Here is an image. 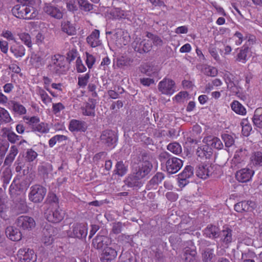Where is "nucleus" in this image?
I'll return each mask as SVG.
<instances>
[{
    "mask_svg": "<svg viewBox=\"0 0 262 262\" xmlns=\"http://www.w3.org/2000/svg\"><path fill=\"white\" fill-rule=\"evenodd\" d=\"M12 13L17 18L26 19H34L38 14L37 9L28 0L15 5L12 9Z\"/></svg>",
    "mask_w": 262,
    "mask_h": 262,
    "instance_id": "1",
    "label": "nucleus"
},
{
    "mask_svg": "<svg viewBox=\"0 0 262 262\" xmlns=\"http://www.w3.org/2000/svg\"><path fill=\"white\" fill-rule=\"evenodd\" d=\"M64 211L60 209L56 204L55 208H48L45 213V217L49 222L58 223L64 218Z\"/></svg>",
    "mask_w": 262,
    "mask_h": 262,
    "instance_id": "2",
    "label": "nucleus"
},
{
    "mask_svg": "<svg viewBox=\"0 0 262 262\" xmlns=\"http://www.w3.org/2000/svg\"><path fill=\"white\" fill-rule=\"evenodd\" d=\"M46 194L45 188L39 185H34L30 188L29 199L34 203H39L43 200Z\"/></svg>",
    "mask_w": 262,
    "mask_h": 262,
    "instance_id": "3",
    "label": "nucleus"
},
{
    "mask_svg": "<svg viewBox=\"0 0 262 262\" xmlns=\"http://www.w3.org/2000/svg\"><path fill=\"white\" fill-rule=\"evenodd\" d=\"M152 165L150 161V158L146 155L144 156L142 161L140 162L139 168L136 172V177L138 179H142L147 176L150 171Z\"/></svg>",
    "mask_w": 262,
    "mask_h": 262,
    "instance_id": "4",
    "label": "nucleus"
},
{
    "mask_svg": "<svg viewBox=\"0 0 262 262\" xmlns=\"http://www.w3.org/2000/svg\"><path fill=\"white\" fill-rule=\"evenodd\" d=\"M88 234V225L84 223L75 224L72 226V231L68 232L70 237L82 238H85Z\"/></svg>",
    "mask_w": 262,
    "mask_h": 262,
    "instance_id": "5",
    "label": "nucleus"
},
{
    "mask_svg": "<svg viewBox=\"0 0 262 262\" xmlns=\"http://www.w3.org/2000/svg\"><path fill=\"white\" fill-rule=\"evenodd\" d=\"M16 224L20 229L28 231L32 230L36 225L34 219L27 215L19 216L16 221Z\"/></svg>",
    "mask_w": 262,
    "mask_h": 262,
    "instance_id": "6",
    "label": "nucleus"
},
{
    "mask_svg": "<svg viewBox=\"0 0 262 262\" xmlns=\"http://www.w3.org/2000/svg\"><path fill=\"white\" fill-rule=\"evenodd\" d=\"M158 89L162 94L171 95L175 92V83L169 78H164L158 84Z\"/></svg>",
    "mask_w": 262,
    "mask_h": 262,
    "instance_id": "7",
    "label": "nucleus"
},
{
    "mask_svg": "<svg viewBox=\"0 0 262 262\" xmlns=\"http://www.w3.org/2000/svg\"><path fill=\"white\" fill-rule=\"evenodd\" d=\"M255 171L251 168L245 167L236 171L235 178L241 183H246L251 181Z\"/></svg>",
    "mask_w": 262,
    "mask_h": 262,
    "instance_id": "8",
    "label": "nucleus"
},
{
    "mask_svg": "<svg viewBox=\"0 0 262 262\" xmlns=\"http://www.w3.org/2000/svg\"><path fill=\"white\" fill-rule=\"evenodd\" d=\"M100 139L102 143L111 148L115 146L117 141V136L115 132L109 129L104 130L102 133Z\"/></svg>",
    "mask_w": 262,
    "mask_h": 262,
    "instance_id": "9",
    "label": "nucleus"
},
{
    "mask_svg": "<svg viewBox=\"0 0 262 262\" xmlns=\"http://www.w3.org/2000/svg\"><path fill=\"white\" fill-rule=\"evenodd\" d=\"M17 256L20 262H35L36 260L34 251L29 248L20 249L17 252Z\"/></svg>",
    "mask_w": 262,
    "mask_h": 262,
    "instance_id": "10",
    "label": "nucleus"
},
{
    "mask_svg": "<svg viewBox=\"0 0 262 262\" xmlns=\"http://www.w3.org/2000/svg\"><path fill=\"white\" fill-rule=\"evenodd\" d=\"M182 166V161L174 157L169 158L166 162V169L169 173H177Z\"/></svg>",
    "mask_w": 262,
    "mask_h": 262,
    "instance_id": "11",
    "label": "nucleus"
},
{
    "mask_svg": "<svg viewBox=\"0 0 262 262\" xmlns=\"http://www.w3.org/2000/svg\"><path fill=\"white\" fill-rule=\"evenodd\" d=\"M62 57L59 55L52 56L49 61L48 67L52 72L60 73L63 67Z\"/></svg>",
    "mask_w": 262,
    "mask_h": 262,
    "instance_id": "12",
    "label": "nucleus"
},
{
    "mask_svg": "<svg viewBox=\"0 0 262 262\" xmlns=\"http://www.w3.org/2000/svg\"><path fill=\"white\" fill-rule=\"evenodd\" d=\"M28 187L27 184L25 182H21L17 184L13 182L9 187V192L12 196L17 195L24 196Z\"/></svg>",
    "mask_w": 262,
    "mask_h": 262,
    "instance_id": "13",
    "label": "nucleus"
},
{
    "mask_svg": "<svg viewBox=\"0 0 262 262\" xmlns=\"http://www.w3.org/2000/svg\"><path fill=\"white\" fill-rule=\"evenodd\" d=\"M219 235L220 236L223 246L225 248L228 247L229 244L233 240L232 230L227 226H224Z\"/></svg>",
    "mask_w": 262,
    "mask_h": 262,
    "instance_id": "14",
    "label": "nucleus"
},
{
    "mask_svg": "<svg viewBox=\"0 0 262 262\" xmlns=\"http://www.w3.org/2000/svg\"><path fill=\"white\" fill-rule=\"evenodd\" d=\"M256 207L255 202L251 201H244L236 203L234 205L236 211L242 212L243 211H251Z\"/></svg>",
    "mask_w": 262,
    "mask_h": 262,
    "instance_id": "15",
    "label": "nucleus"
},
{
    "mask_svg": "<svg viewBox=\"0 0 262 262\" xmlns=\"http://www.w3.org/2000/svg\"><path fill=\"white\" fill-rule=\"evenodd\" d=\"M115 43L119 47L126 45L129 41V36L127 33H124L122 30L118 29L114 35Z\"/></svg>",
    "mask_w": 262,
    "mask_h": 262,
    "instance_id": "16",
    "label": "nucleus"
},
{
    "mask_svg": "<svg viewBox=\"0 0 262 262\" xmlns=\"http://www.w3.org/2000/svg\"><path fill=\"white\" fill-rule=\"evenodd\" d=\"M117 256V252L114 249L106 247L101 254L100 259L102 262H110Z\"/></svg>",
    "mask_w": 262,
    "mask_h": 262,
    "instance_id": "17",
    "label": "nucleus"
},
{
    "mask_svg": "<svg viewBox=\"0 0 262 262\" xmlns=\"http://www.w3.org/2000/svg\"><path fill=\"white\" fill-rule=\"evenodd\" d=\"M5 233L7 237L12 241H18L21 239V233L18 229L9 226L6 229Z\"/></svg>",
    "mask_w": 262,
    "mask_h": 262,
    "instance_id": "18",
    "label": "nucleus"
},
{
    "mask_svg": "<svg viewBox=\"0 0 262 262\" xmlns=\"http://www.w3.org/2000/svg\"><path fill=\"white\" fill-rule=\"evenodd\" d=\"M203 142L207 144L208 146H210L211 149L213 148L216 149H221L223 147V143L217 137L208 136L204 138Z\"/></svg>",
    "mask_w": 262,
    "mask_h": 262,
    "instance_id": "19",
    "label": "nucleus"
},
{
    "mask_svg": "<svg viewBox=\"0 0 262 262\" xmlns=\"http://www.w3.org/2000/svg\"><path fill=\"white\" fill-rule=\"evenodd\" d=\"M100 32L98 30L95 29L87 37L86 41L92 48H95L101 44L99 39Z\"/></svg>",
    "mask_w": 262,
    "mask_h": 262,
    "instance_id": "20",
    "label": "nucleus"
},
{
    "mask_svg": "<svg viewBox=\"0 0 262 262\" xmlns=\"http://www.w3.org/2000/svg\"><path fill=\"white\" fill-rule=\"evenodd\" d=\"M87 126L84 121L73 119L71 120L69 125V129L72 132H84Z\"/></svg>",
    "mask_w": 262,
    "mask_h": 262,
    "instance_id": "21",
    "label": "nucleus"
},
{
    "mask_svg": "<svg viewBox=\"0 0 262 262\" xmlns=\"http://www.w3.org/2000/svg\"><path fill=\"white\" fill-rule=\"evenodd\" d=\"M43 10L46 13L54 18L60 19L62 17V12L58 8L53 6L51 4H46Z\"/></svg>",
    "mask_w": 262,
    "mask_h": 262,
    "instance_id": "22",
    "label": "nucleus"
},
{
    "mask_svg": "<svg viewBox=\"0 0 262 262\" xmlns=\"http://www.w3.org/2000/svg\"><path fill=\"white\" fill-rule=\"evenodd\" d=\"M184 256L187 262H198L196 251L194 246L185 248Z\"/></svg>",
    "mask_w": 262,
    "mask_h": 262,
    "instance_id": "23",
    "label": "nucleus"
},
{
    "mask_svg": "<svg viewBox=\"0 0 262 262\" xmlns=\"http://www.w3.org/2000/svg\"><path fill=\"white\" fill-rule=\"evenodd\" d=\"M212 167L209 165H200L196 170V175L201 179H206L211 173Z\"/></svg>",
    "mask_w": 262,
    "mask_h": 262,
    "instance_id": "24",
    "label": "nucleus"
},
{
    "mask_svg": "<svg viewBox=\"0 0 262 262\" xmlns=\"http://www.w3.org/2000/svg\"><path fill=\"white\" fill-rule=\"evenodd\" d=\"M110 243V239L106 236L102 235H97L93 240V245L94 248L97 249L103 248L104 245L107 246Z\"/></svg>",
    "mask_w": 262,
    "mask_h": 262,
    "instance_id": "25",
    "label": "nucleus"
},
{
    "mask_svg": "<svg viewBox=\"0 0 262 262\" xmlns=\"http://www.w3.org/2000/svg\"><path fill=\"white\" fill-rule=\"evenodd\" d=\"M247 154V151L245 149L241 148L237 150L232 160V163L237 166L241 164L245 161Z\"/></svg>",
    "mask_w": 262,
    "mask_h": 262,
    "instance_id": "26",
    "label": "nucleus"
},
{
    "mask_svg": "<svg viewBox=\"0 0 262 262\" xmlns=\"http://www.w3.org/2000/svg\"><path fill=\"white\" fill-rule=\"evenodd\" d=\"M212 154L211 148L206 144L199 146L196 150V155L201 158L209 159Z\"/></svg>",
    "mask_w": 262,
    "mask_h": 262,
    "instance_id": "27",
    "label": "nucleus"
},
{
    "mask_svg": "<svg viewBox=\"0 0 262 262\" xmlns=\"http://www.w3.org/2000/svg\"><path fill=\"white\" fill-rule=\"evenodd\" d=\"M10 51L16 58L22 57L26 53L25 47L17 43L11 46Z\"/></svg>",
    "mask_w": 262,
    "mask_h": 262,
    "instance_id": "28",
    "label": "nucleus"
},
{
    "mask_svg": "<svg viewBox=\"0 0 262 262\" xmlns=\"http://www.w3.org/2000/svg\"><path fill=\"white\" fill-rule=\"evenodd\" d=\"M46 55L42 56L38 54H34L31 56L30 62L31 64L36 68H39L45 65Z\"/></svg>",
    "mask_w": 262,
    "mask_h": 262,
    "instance_id": "29",
    "label": "nucleus"
},
{
    "mask_svg": "<svg viewBox=\"0 0 262 262\" xmlns=\"http://www.w3.org/2000/svg\"><path fill=\"white\" fill-rule=\"evenodd\" d=\"M232 110L236 114L245 116L247 114V111L245 106L237 100L233 101L231 104Z\"/></svg>",
    "mask_w": 262,
    "mask_h": 262,
    "instance_id": "30",
    "label": "nucleus"
},
{
    "mask_svg": "<svg viewBox=\"0 0 262 262\" xmlns=\"http://www.w3.org/2000/svg\"><path fill=\"white\" fill-rule=\"evenodd\" d=\"M12 111L17 115H23L27 113L26 107L19 102L15 101H11Z\"/></svg>",
    "mask_w": 262,
    "mask_h": 262,
    "instance_id": "31",
    "label": "nucleus"
},
{
    "mask_svg": "<svg viewBox=\"0 0 262 262\" xmlns=\"http://www.w3.org/2000/svg\"><path fill=\"white\" fill-rule=\"evenodd\" d=\"M250 160L251 164L253 166H262V152H253L250 156Z\"/></svg>",
    "mask_w": 262,
    "mask_h": 262,
    "instance_id": "32",
    "label": "nucleus"
},
{
    "mask_svg": "<svg viewBox=\"0 0 262 262\" xmlns=\"http://www.w3.org/2000/svg\"><path fill=\"white\" fill-rule=\"evenodd\" d=\"M32 131L40 134H47L50 131V127L48 123L39 122L36 126L33 127Z\"/></svg>",
    "mask_w": 262,
    "mask_h": 262,
    "instance_id": "33",
    "label": "nucleus"
},
{
    "mask_svg": "<svg viewBox=\"0 0 262 262\" xmlns=\"http://www.w3.org/2000/svg\"><path fill=\"white\" fill-rule=\"evenodd\" d=\"M254 124L259 128H262V108L259 107L255 110L253 118Z\"/></svg>",
    "mask_w": 262,
    "mask_h": 262,
    "instance_id": "34",
    "label": "nucleus"
},
{
    "mask_svg": "<svg viewBox=\"0 0 262 262\" xmlns=\"http://www.w3.org/2000/svg\"><path fill=\"white\" fill-rule=\"evenodd\" d=\"M61 30L63 32L70 35H74L76 33L75 27L68 21H65L62 23Z\"/></svg>",
    "mask_w": 262,
    "mask_h": 262,
    "instance_id": "35",
    "label": "nucleus"
},
{
    "mask_svg": "<svg viewBox=\"0 0 262 262\" xmlns=\"http://www.w3.org/2000/svg\"><path fill=\"white\" fill-rule=\"evenodd\" d=\"M205 234L210 238H216L219 236V229L215 226H208L205 230Z\"/></svg>",
    "mask_w": 262,
    "mask_h": 262,
    "instance_id": "36",
    "label": "nucleus"
},
{
    "mask_svg": "<svg viewBox=\"0 0 262 262\" xmlns=\"http://www.w3.org/2000/svg\"><path fill=\"white\" fill-rule=\"evenodd\" d=\"M141 179H138L135 175L128 177L126 180V184L130 187H140L142 185L141 182L140 181Z\"/></svg>",
    "mask_w": 262,
    "mask_h": 262,
    "instance_id": "37",
    "label": "nucleus"
},
{
    "mask_svg": "<svg viewBox=\"0 0 262 262\" xmlns=\"http://www.w3.org/2000/svg\"><path fill=\"white\" fill-rule=\"evenodd\" d=\"M23 119L25 121L26 124L31 127L32 130L33 127L36 126L40 122L39 118L35 116L32 117L25 116L23 117Z\"/></svg>",
    "mask_w": 262,
    "mask_h": 262,
    "instance_id": "38",
    "label": "nucleus"
},
{
    "mask_svg": "<svg viewBox=\"0 0 262 262\" xmlns=\"http://www.w3.org/2000/svg\"><path fill=\"white\" fill-rule=\"evenodd\" d=\"M95 106L93 103H86L85 106L81 108L82 114L85 116H94Z\"/></svg>",
    "mask_w": 262,
    "mask_h": 262,
    "instance_id": "39",
    "label": "nucleus"
},
{
    "mask_svg": "<svg viewBox=\"0 0 262 262\" xmlns=\"http://www.w3.org/2000/svg\"><path fill=\"white\" fill-rule=\"evenodd\" d=\"M248 47L241 49L237 55L236 60L243 63H245L248 60Z\"/></svg>",
    "mask_w": 262,
    "mask_h": 262,
    "instance_id": "40",
    "label": "nucleus"
},
{
    "mask_svg": "<svg viewBox=\"0 0 262 262\" xmlns=\"http://www.w3.org/2000/svg\"><path fill=\"white\" fill-rule=\"evenodd\" d=\"M242 127V134L244 136L247 137L249 135L252 130V127L248 120L246 119H243L241 122Z\"/></svg>",
    "mask_w": 262,
    "mask_h": 262,
    "instance_id": "41",
    "label": "nucleus"
},
{
    "mask_svg": "<svg viewBox=\"0 0 262 262\" xmlns=\"http://www.w3.org/2000/svg\"><path fill=\"white\" fill-rule=\"evenodd\" d=\"M0 120L5 123H9L12 121L8 111L2 107H0Z\"/></svg>",
    "mask_w": 262,
    "mask_h": 262,
    "instance_id": "42",
    "label": "nucleus"
},
{
    "mask_svg": "<svg viewBox=\"0 0 262 262\" xmlns=\"http://www.w3.org/2000/svg\"><path fill=\"white\" fill-rule=\"evenodd\" d=\"M12 174L11 170L9 168H6L1 173H0V179L3 181L5 184H8L11 178Z\"/></svg>",
    "mask_w": 262,
    "mask_h": 262,
    "instance_id": "43",
    "label": "nucleus"
},
{
    "mask_svg": "<svg viewBox=\"0 0 262 262\" xmlns=\"http://www.w3.org/2000/svg\"><path fill=\"white\" fill-rule=\"evenodd\" d=\"M90 78L89 73L80 75L78 77V85L80 88H84L88 84Z\"/></svg>",
    "mask_w": 262,
    "mask_h": 262,
    "instance_id": "44",
    "label": "nucleus"
},
{
    "mask_svg": "<svg viewBox=\"0 0 262 262\" xmlns=\"http://www.w3.org/2000/svg\"><path fill=\"white\" fill-rule=\"evenodd\" d=\"M202 255L203 258L205 262H213L212 258L214 256L213 249L206 248Z\"/></svg>",
    "mask_w": 262,
    "mask_h": 262,
    "instance_id": "45",
    "label": "nucleus"
},
{
    "mask_svg": "<svg viewBox=\"0 0 262 262\" xmlns=\"http://www.w3.org/2000/svg\"><path fill=\"white\" fill-rule=\"evenodd\" d=\"M167 149L176 155H178L182 151L181 146L180 144L177 142H173L169 144L167 146Z\"/></svg>",
    "mask_w": 262,
    "mask_h": 262,
    "instance_id": "46",
    "label": "nucleus"
},
{
    "mask_svg": "<svg viewBox=\"0 0 262 262\" xmlns=\"http://www.w3.org/2000/svg\"><path fill=\"white\" fill-rule=\"evenodd\" d=\"M143 48L142 49L140 48V49L138 48V50L140 53L147 52L150 50L152 47V41L150 39L144 38L143 39Z\"/></svg>",
    "mask_w": 262,
    "mask_h": 262,
    "instance_id": "47",
    "label": "nucleus"
},
{
    "mask_svg": "<svg viewBox=\"0 0 262 262\" xmlns=\"http://www.w3.org/2000/svg\"><path fill=\"white\" fill-rule=\"evenodd\" d=\"M65 108L64 105L61 102L53 103L52 105V111L56 116H59L61 113Z\"/></svg>",
    "mask_w": 262,
    "mask_h": 262,
    "instance_id": "48",
    "label": "nucleus"
},
{
    "mask_svg": "<svg viewBox=\"0 0 262 262\" xmlns=\"http://www.w3.org/2000/svg\"><path fill=\"white\" fill-rule=\"evenodd\" d=\"M77 2L80 9L83 11H90L93 9V5L87 0H77Z\"/></svg>",
    "mask_w": 262,
    "mask_h": 262,
    "instance_id": "49",
    "label": "nucleus"
},
{
    "mask_svg": "<svg viewBox=\"0 0 262 262\" xmlns=\"http://www.w3.org/2000/svg\"><path fill=\"white\" fill-rule=\"evenodd\" d=\"M193 174V168L191 166H187L183 171L179 175L181 178L188 179Z\"/></svg>",
    "mask_w": 262,
    "mask_h": 262,
    "instance_id": "50",
    "label": "nucleus"
},
{
    "mask_svg": "<svg viewBox=\"0 0 262 262\" xmlns=\"http://www.w3.org/2000/svg\"><path fill=\"white\" fill-rule=\"evenodd\" d=\"M20 39L28 48H31L32 46L31 38L28 33H23L19 35Z\"/></svg>",
    "mask_w": 262,
    "mask_h": 262,
    "instance_id": "51",
    "label": "nucleus"
},
{
    "mask_svg": "<svg viewBox=\"0 0 262 262\" xmlns=\"http://www.w3.org/2000/svg\"><path fill=\"white\" fill-rule=\"evenodd\" d=\"M85 63L86 66L89 69H91L93 68L96 62V58L93 55L88 52L85 53Z\"/></svg>",
    "mask_w": 262,
    "mask_h": 262,
    "instance_id": "52",
    "label": "nucleus"
},
{
    "mask_svg": "<svg viewBox=\"0 0 262 262\" xmlns=\"http://www.w3.org/2000/svg\"><path fill=\"white\" fill-rule=\"evenodd\" d=\"M38 94L40 96L41 100L45 104H48L52 102V99L48 94L43 90L40 89L38 91Z\"/></svg>",
    "mask_w": 262,
    "mask_h": 262,
    "instance_id": "53",
    "label": "nucleus"
},
{
    "mask_svg": "<svg viewBox=\"0 0 262 262\" xmlns=\"http://www.w3.org/2000/svg\"><path fill=\"white\" fill-rule=\"evenodd\" d=\"M9 146V143L5 140L0 139V156L5 155Z\"/></svg>",
    "mask_w": 262,
    "mask_h": 262,
    "instance_id": "54",
    "label": "nucleus"
},
{
    "mask_svg": "<svg viewBox=\"0 0 262 262\" xmlns=\"http://www.w3.org/2000/svg\"><path fill=\"white\" fill-rule=\"evenodd\" d=\"M204 72L207 76L214 77L217 75L218 71L215 67L207 66L205 68Z\"/></svg>",
    "mask_w": 262,
    "mask_h": 262,
    "instance_id": "55",
    "label": "nucleus"
},
{
    "mask_svg": "<svg viewBox=\"0 0 262 262\" xmlns=\"http://www.w3.org/2000/svg\"><path fill=\"white\" fill-rule=\"evenodd\" d=\"M78 6L77 0H68L67 2V7L70 11H77Z\"/></svg>",
    "mask_w": 262,
    "mask_h": 262,
    "instance_id": "56",
    "label": "nucleus"
},
{
    "mask_svg": "<svg viewBox=\"0 0 262 262\" xmlns=\"http://www.w3.org/2000/svg\"><path fill=\"white\" fill-rule=\"evenodd\" d=\"M222 138L226 147H230L234 144V139L231 135L225 134L222 135Z\"/></svg>",
    "mask_w": 262,
    "mask_h": 262,
    "instance_id": "57",
    "label": "nucleus"
},
{
    "mask_svg": "<svg viewBox=\"0 0 262 262\" xmlns=\"http://www.w3.org/2000/svg\"><path fill=\"white\" fill-rule=\"evenodd\" d=\"M116 173L120 176H122L125 174L127 171L126 168L124 166V164L122 162H118L116 165Z\"/></svg>",
    "mask_w": 262,
    "mask_h": 262,
    "instance_id": "58",
    "label": "nucleus"
},
{
    "mask_svg": "<svg viewBox=\"0 0 262 262\" xmlns=\"http://www.w3.org/2000/svg\"><path fill=\"white\" fill-rule=\"evenodd\" d=\"M146 37L150 39V40L152 41V43H154L157 46H160L162 43V40L159 37L154 36L150 33H147L146 34Z\"/></svg>",
    "mask_w": 262,
    "mask_h": 262,
    "instance_id": "59",
    "label": "nucleus"
},
{
    "mask_svg": "<svg viewBox=\"0 0 262 262\" xmlns=\"http://www.w3.org/2000/svg\"><path fill=\"white\" fill-rule=\"evenodd\" d=\"M7 137L10 142L15 143L20 139L21 137L17 135L13 132H10L7 134Z\"/></svg>",
    "mask_w": 262,
    "mask_h": 262,
    "instance_id": "60",
    "label": "nucleus"
},
{
    "mask_svg": "<svg viewBox=\"0 0 262 262\" xmlns=\"http://www.w3.org/2000/svg\"><path fill=\"white\" fill-rule=\"evenodd\" d=\"M233 38L235 39V43L236 46L241 45L245 39L243 34L238 31L235 32Z\"/></svg>",
    "mask_w": 262,
    "mask_h": 262,
    "instance_id": "61",
    "label": "nucleus"
},
{
    "mask_svg": "<svg viewBox=\"0 0 262 262\" xmlns=\"http://www.w3.org/2000/svg\"><path fill=\"white\" fill-rule=\"evenodd\" d=\"M76 70L77 72L79 73H82L86 70V67L82 63V61L81 60V58L79 57H78L76 59Z\"/></svg>",
    "mask_w": 262,
    "mask_h": 262,
    "instance_id": "62",
    "label": "nucleus"
},
{
    "mask_svg": "<svg viewBox=\"0 0 262 262\" xmlns=\"http://www.w3.org/2000/svg\"><path fill=\"white\" fill-rule=\"evenodd\" d=\"M133 60L128 57H122L118 60V64L121 66L128 67L131 65Z\"/></svg>",
    "mask_w": 262,
    "mask_h": 262,
    "instance_id": "63",
    "label": "nucleus"
},
{
    "mask_svg": "<svg viewBox=\"0 0 262 262\" xmlns=\"http://www.w3.org/2000/svg\"><path fill=\"white\" fill-rule=\"evenodd\" d=\"M143 39L140 38H137L132 43V47L135 51L139 52L138 48H139V49L140 48L142 49L143 48Z\"/></svg>",
    "mask_w": 262,
    "mask_h": 262,
    "instance_id": "64",
    "label": "nucleus"
}]
</instances>
